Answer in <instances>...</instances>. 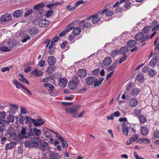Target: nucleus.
<instances>
[{"label": "nucleus", "mask_w": 159, "mask_h": 159, "mask_svg": "<svg viewBox=\"0 0 159 159\" xmlns=\"http://www.w3.org/2000/svg\"><path fill=\"white\" fill-rule=\"evenodd\" d=\"M80 107L79 105H76L71 107H67L65 111L67 113L71 114L73 117L76 118L77 116L76 112L80 109Z\"/></svg>", "instance_id": "obj_1"}, {"label": "nucleus", "mask_w": 159, "mask_h": 159, "mask_svg": "<svg viewBox=\"0 0 159 159\" xmlns=\"http://www.w3.org/2000/svg\"><path fill=\"white\" fill-rule=\"evenodd\" d=\"M40 141V139L39 138L34 137L31 138V148H37L38 147Z\"/></svg>", "instance_id": "obj_2"}, {"label": "nucleus", "mask_w": 159, "mask_h": 159, "mask_svg": "<svg viewBox=\"0 0 159 159\" xmlns=\"http://www.w3.org/2000/svg\"><path fill=\"white\" fill-rule=\"evenodd\" d=\"M85 80L86 84L88 86L94 85L95 81H97L95 79L92 77H89L86 78Z\"/></svg>", "instance_id": "obj_3"}, {"label": "nucleus", "mask_w": 159, "mask_h": 159, "mask_svg": "<svg viewBox=\"0 0 159 159\" xmlns=\"http://www.w3.org/2000/svg\"><path fill=\"white\" fill-rule=\"evenodd\" d=\"M11 18L12 17L11 15L8 13H7L2 16L0 20L2 22H3L8 21L10 20Z\"/></svg>", "instance_id": "obj_4"}, {"label": "nucleus", "mask_w": 159, "mask_h": 159, "mask_svg": "<svg viewBox=\"0 0 159 159\" xmlns=\"http://www.w3.org/2000/svg\"><path fill=\"white\" fill-rule=\"evenodd\" d=\"M48 21L45 19H43L40 20L38 23L39 27H47L49 25Z\"/></svg>", "instance_id": "obj_5"}, {"label": "nucleus", "mask_w": 159, "mask_h": 159, "mask_svg": "<svg viewBox=\"0 0 159 159\" xmlns=\"http://www.w3.org/2000/svg\"><path fill=\"white\" fill-rule=\"evenodd\" d=\"M6 119L7 120L3 119L1 120L2 121H3V122L4 121L6 123L5 125H8L10 123H13L14 121V117L11 115H10L7 116Z\"/></svg>", "instance_id": "obj_6"}, {"label": "nucleus", "mask_w": 159, "mask_h": 159, "mask_svg": "<svg viewBox=\"0 0 159 159\" xmlns=\"http://www.w3.org/2000/svg\"><path fill=\"white\" fill-rule=\"evenodd\" d=\"M27 134L26 128L23 127L22 128L20 133L18 134V136L20 139H26Z\"/></svg>", "instance_id": "obj_7"}, {"label": "nucleus", "mask_w": 159, "mask_h": 159, "mask_svg": "<svg viewBox=\"0 0 159 159\" xmlns=\"http://www.w3.org/2000/svg\"><path fill=\"white\" fill-rule=\"evenodd\" d=\"M100 16V12H98L96 14L93 15V18L92 19V22L94 24H96L100 21L101 18L99 16Z\"/></svg>", "instance_id": "obj_8"}, {"label": "nucleus", "mask_w": 159, "mask_h": 159, "mask_svg": "<svg viewBox=\"0 0 159 159\" xmlns=\"http://www.w3.org/2000/svg\"><path fill=\"white\" fill-rule=\"evenodd\" d=\"M77 74L78 76L80 78L85 77L87 75L86 70L83 69H80L78 71Z\"/></svg>", "instance_id": "obj_9"}, {"label": "nucleus", "mask_w": 159, "mask_h": 159, "mask_svg": "<svg viewBox=\"0 0 159 159\" xmlns=\"http://www.w3.org/2000/svg\"><path fill=\"white\" fill-rule=\"evenodd\" d=\"M23 14V11L20 10H16L13 13L12 16L14 18H17L21 17Z\"/></svg>", "instance_id": "obj_10"}, {"label": "nucleus", "mask_w": 159, "mask_h": 159, "mask_svg": "<svg viewBox=\"0 0 159 159\" xmlns=\"http://www.w3.org/2000/svg\"><path fill=\"white\" fill-rule=\"evenodd\" d=\"M6 123L3 121H2L1 120H0V134H3V133L5 131L6 129Z\"/></svg>", "instance_id": "obj_11"}, {"label": "nucleus", "mask_w": 159, "mask_h": 159, "mask_svg": "<svg viewBox=\"0 0 159 159\" xmlns=\"http://www.w3.org/2000/svg\"><path fill=\"white\" fill-rule=\"evenodd\" d=\"M128 127L125 123H123L122 127V132L125 136H127L128 135Z\"/></svg>", "instance_id": "obj_12"}, {"label": "nucleus", "mask_w": 159, "mask_h": 159, "mask_svg": "<svg viewBox=\"0 0 159 159\" xmlns=\"http://www.w3.org/2000/svg\"><path fill=\"white\" fill-rule=\"evenodd\" d=\"M112 62L111 58L110 57H108L104 59L103 63L104 66H108L110 65Z\"/></svg>", "instance_id": "obj_13"}, {"label": "nucleus", "mask_w": 159, "mask_h": 159, "mask_svg": "<svg viewBox=\"0 0 159 159\" xmlns=\"http://www.w3.org/2000/svg\"><path fill=\"white\" fill-rule=\"evenodd\" d=\"M56 61V59L54 56L49 57L48 59V62L49 65L53 66Z\"/></svg>", "instance_id": "obj_14"}, {"label": "nucleus", "mask_w": 159, "mask_h": 159, "mask_svg": "<svg viewBox=\"0 0 159 159\" xmlns=\"http://www.w3.org/2000/svg\"><path fill=\"white\" fill-rule=\"evenodd\" d=\"M67 83V81L66 79L61 78L59 80L58 85L59 86L64 88L66 85Z\"/></svg>", "instance_id": "obj_15"}, {"label": "nucleus", "mask_w": 159, "mask_h": 159, "mask_svg": "<svg viewBox=\"0 0 159 159\" xmlns=\"http://www.w3.org/2000/svg\"><path fill=\"white\" fill-rule=\"evenodd\" d=\"M129 105L133 107H136L138 104V101L136 99L134 98L131 99L129 101Z\"/></svg>", "instance_id": "obj_16"}, {"label": "nucleus", "mask_w": 159, "mask_h": 159, "mask_svg": "<svg viewBox=\"0 0 159 159\" xmlns=\"http://www.w3.org/2000/svg\"><path fill=\"white\" fill-rule=\"evenodd\" d=\"M29 33L31 35H34L38 32V29L35 27L30 28L29 30Z\"/></svg>", "instance_id": "obj_17"}, {"label": "nucleus", "mask_w": 159, "mask_h": 159, "mask_svg": "<svg viewBox=\"0 0 159 159\" xmlns=\"http://www.w3.org/2000/svg\"><path fill=\"white\" fill-rule=\"evenodd\" d=\"M16 134L13 133V129L11 128H9L7 130V134L9 135V137L11 139H15L14 136Z\"/></svg>", "instance_id": "obj_18"}, {"label": "nucleus", "mask_w": 159, "mask_h": 159, "mask_svg": "<svg viewBox=\"0 0 159 159\" xmlns=\"http://www.w3.org/2000/svg\"><path fill=\"white\" fill-rule=\"evenodd\" d=\"M144 36V35L143 33L139 32L135 35V38L136 41H140L141 42V40Z\"/></svg>", "instance_id": "obj_19"}, {"label": "nucleus", "mask_w": 159, "mask_h": 159, "mask_svg": "<svg viewBox=\"0 0 159 159\" xmlns=\"http://www.w3.org/2000/svg\"><path fill=\"white\" fill-rule=\"evenodd\" d=\"M12 82L15 85L17 89H19L20 87L23 88L24 86L22 84L18 82L16 80H14Z\"/></svg>", "instance_id": "obj_20"}, {"label": "nucleus", "mask_w": 159, "mask_h": 159, "mask_svg": "<svg viewBox=\"0 0 159 159\" xmlns=\"http://www.w3.org/2000/svg\"><path fill=\"white\" fill-rule=\"evenodd\" d=\"M68 85L70 89L74 90L76 88L77 84L70 81L69 82Z\"/></svg>", "instance_id": "obj_21"}, {"label": "nucleus", "mask_w": 159, "mask_h": 159, "mask_svg": "<svg viewBox=\"0 0 159 159\" xmlns=\"http://www.w3.org/2000/svg\"><path fill=\"white\" fill-rule=\"evenodd\" d=\"M32 74L35 76H40L43 74V72L40 70L35 69L32 72Z\"/></svg>", "instance_id": "obj_22"}, {"label": "nucleus", "mask_w": 159, "mask_h": 159, "mask_svg": "<svg viewBox=\"0 0 159 159\" xmlns=\"http://www.w3.org/2000/svg\"><path fill=\"white\" fill-rule=\"evenodd\" d=\"M45 6V4L43 3H41L34 6L33 7V9L35 10H39L41 9Z\"/></svg>", "instance_id": "obj_23"}, {"label": "nucleus", "mask_w": 159, "mask_h": 159, "mask_svg": "<svg viewBox=\"0 0 159 159\" xmlns=\"http://www.w3.org/2000/svg\"><path fill=\"white\" fill-rule=\"evenodd\" d=\"M59 157L60 156L58 153L53 152L50 154L49 159H59Z\"/></svg>", "instance_id": "obj_24"}, {"label": "nucleus", "mask_w": 159, "mask_h": 159, "mask_svg": "<svg viewBox=\"0 0 159 159\" xmlns=\"http://www.w3.org/2000/svg\"><path fill=\"white\" fill-rule=\"evenodd\" d=\"M136 43V42L134 40H130L128 41L127 46L129 48H132L135 45Z\"/></svg>", "instance_id": "obj_25"}, {"label": "nucleus", "mask_w": 159, "mask_h": 159, "mask_svg": "<svg viewBox=\"0 0 159 159\" xmlns=\"http://www.w3.org/2000/svg\"><path fill=\"white\" fill-rule=\"evenodd\" d=\"M117 64V62H114L111 65L108 67L107 70L109 71H113L114 69L116 68Z\"/></svg>", "instance_id": "obj_26"}, {"label": "nucleus", "mask_w": 159, "mask_h": 159, "mask_svg": "<svg viewBox=\"0 0 159 159\" xmlns=\"http://www.w3.org/2000/svg\"><path fill=\"white\" fill-rule=\"evenodd\" d=\"M128 51L129 49L126 46L122 47L120 49V52L123 55L126 54Z\"/></svg>", "instance_id": "obj_27"}, {"label": "nucleus", "mask_w": 159, "mask_h": 159, "mask_svg": "<svg viewBox=\"0 0 159 159\" xmlns=\"http://www.w3.org/2000/svg\"><path fill=\"white\" fill-rule=\"evenodd\" d=\"M138 136L137 135H135L134 136L131 137L129 139V143L128 142L126 143V144L127 145L130 144L131 143L135 141L138 138Z\"/></svg>", "instance_id": "obj_28"}, {"label": "nucleus", "mask_w": 159, "mask_h": 159, "mask_svg": "<svg viewBox=\"0 0 159 159\" xmlns=\"http://www.w3.org/2000/svg\"><path fill=\"white\" fill-rule=\"evenodd\" d=\"M136 79L139 82H143L144 80V75L141 73L138 74L136 77Z\"/></svg>", "instance_id": "obj_29"}, {"label": "nucleus", "mask_w": 159, "mask_h": 159, "mask_svg": "<svg viewBox=\"0 0 159 159\" xmlns=\"http://www.w3.org/2000/svg\"><path fill=\"white\" fill-rule=\"evenodd\" d=\"M148 131L147 127L145 126L142 127L141 130V132L143 135H146L148 133Z\"/></svg>", "instance_id": "obj_30"}, {"label": "nucleus", "mask_w": 159, "mask_h": 159, "mask_svg": "<svg viewBox=\"0 0 159 159\" xmlns=\"http://www.w3.org/2000/svg\"><path fill=\"white\" fill-rule=\"evenodd\" d=\"M33 130L36 136H39L41 134V130L36 127L33 128Z\"/></svg>", "instance_id": "obj_31"}, {"label": "nucleus", "mask_w": 159, "mask_h": 159, "mask_svg": "<svg viewBox=\"0 0 159 159\" xmlns=\"http://www.w3.org/2000/svg\"><path fill=\"white\" fill-rule=\"evenodd\" d=\"M25 12L24 14V17H27L31 14L33 12V10L29 8H25Z\"/></svg>", "instance_id": "obj_32"}, {"label": "nucleus", "mask_w": 159, "mask_h": 159, "mask_svg": "<svg viewBox=\"0 0 159 159\" xmlns=\"http://www.w3.org/2000/svg\"><path fill=\"white\" fill-rule=\"evenodd\" d=\"M157 62V58L155 57L152 58L151 61L149 62V65L151 66H154Z\"/></svg>", "instance_id": "obj_33"}, {"label": "nucleus", "mask_w": 159, "mask_h": 159, "mask_svg": "<svg viewBox=\"0 0 159 159\" xmlns=\"http://www.w3.org/2000/svg\"><path fill=\"white\" fill-rule=\"evenodd\" d=\"M56 68V67L55 66H49L47 68V72L49 74L52 73L54 71Z\"/></svg>", "instance_id": "obj_34"}, {"label": "nucleus", "mask_w": 159, "mask_h": 159, "mask_svg": "<svg viewBox=\"0 0 159 159\" xmlns=\"http://www.w3.org/2000/svg\"><path fill=\"white\" fill-rule=\"evenodd\" d=\"M32 123L34 124V126L38 127L43 124L44 122L42 121L41 123H38L37 120L34 119L33 120H32Z\"/></svg>", "instance_id": "obj_35"}, {"label": "nucleus", "mask_w": 159, "mask_h": 159, "mask_svg": "<svg viewBox=\"0 0 159 159\" xmlns=\"http://www.w3.org/2000/svg\"><path fill=\"white\" fill-rule=\"evenodd\" d=\"M11 50V48L10 47H7L6 46H2L0 48V50L4 52H7Z\"/></svg>", "instance_id": "obj_36"}, {"label": "nucleus", "mask_w": 159, "mask_h": 159, "mask_svg": "<svg viewBox=\"0 0 159 159\" xmlns=\"http://www.w3.org/2000/svg\"><path fill=\"white\" fill-rule=\"evenodd\" d=\"M16 145V144L13 143H10L6 145V149H11L14 148Z\"/></svg>", "instance_id": "obj_37"}, {"label": "nucleus", "mask_w": 159, "mask_h": 159, "mask_svg": "<svg viewBox=\"0 0 159 159\" xmlns=\"http://www.w3.org/2000/svg\"><path fill=\"white\" fill-rule=\"evenodd\" d=\"M97 81H95V84H94V86L96 87V86H99L101 83L102 82L103 80L104 79L102 78H100L99 79L98 81L97 79H95Z\"/></svg>", "instance_id": "obj_38"}, {"label": "nucleus", "mask_w": 159, "mask_h": 159, "mask_svg": "<svg viewBox=\"0 0 159 159\" xmlns=\"http://www.w3.org/2000/svg\"><path fill=\"white\" fill-rule=\"evenodd\" d=\"M140 91V90L136 88H134L132 89L131 93L134 96L137 95Z\"/></svg>", "instance_id": "obj_39"}, {"label": "nucleus", "mask_w": 159, "mask_h": 159, "mask_svg": "<svg viewBox=\"0 0 159 159\" xmlns=\"http://www.w3.org/2000/svg\"><path fill=\"white\" fill-rule=\"evenodd\" d=\"M81 32L80 29L77 27L74 29L73 31V33L75 35H78Z\"/></svg>", "instance_id": "obj_40"}, {"label": "nucleus", "mask_w": 159, "mask_h": 159, "mask_svg": "<svg viewBox=\"0 0 159 159\" xmlns=\"http://www.w3.org/2000/svg\"><path fill=\"white\" fill-rule=\"evenodd\" d=\"M150 27L148 26H146L143 28L142 30V31L144 35H146L147 34H148L149 31Z\"/></svg>", "instance_id": "obj_41"}, {"label": "nucleus", "mask_w": 159, "mask_h": 159, "mask_svg": "<svg viewBox=\"0 0 159 159\" xmlns=\"http://www.w3.org/2000/svg\"><path fill=\"white\" fill-rule=\"evenodd\" d=\"M157 72L154 70L151 69L148 72V74L152 77L154 76L156 74Z\"/></svg>", "instance_id": "obj_42"}, {"label": "nucleus", "mask_w": 159, "mask_h": 159, "mask_svg": "<svg viewBox=\"0 0 159 159\" xmlns=\"http://www.w3.org/2000/svg\"><path fill=\"white\" fill-rule=\"evenodd\" d=\"M139 119L140 123H144L146 121V118L143 115H141L139 117Z\"/></svg>", "instance_id": "obj_43"}, {"label": "nucleus", "mask_w": 159, "mask_h": 159, "mask_svg": "<svg viewBox=\"0 0 159 159\" xmlns=\"http://www.w3.org/2000/svg\"><path fill=\"white\" fill-rule=\"evenodd\" d=\"M141 109H138L137 108L135 109L134 111V113L136 116H141Z\"/></svg>", "instance_id": "obj_44"}, {"label": "nucleus", "mask_w": 159, "mask_h": 159, "mask_svg": "<svg viewBox=\"0 0 159 159\" xmlns=\"http://www.w3.org/2000/svg\"><path fill=\"white\" fill-rule=\"evenodd\" d=\"M34 135V133L31 129H30L28 133H27L26 139H30V137Z\"/></svg>", "instance_id": "obj_45"}, {"label": "nucleus", "mask_w": 159, "mask_h": 159, "mask_svg": "<svg viewBox=\"0 0 159 159\" xmlns=\"http://www.w3.org/2000/svg\"><path fill=\"white\" fill-rule=\"evenodd\" d=\"M75 84H76L77 85L80 83V80L77 76H74L72 77V80L71 81Z\"/></svg>", "instance_id": "obj_46"}, {"label": "nucleus", "mask_w": 159, "mask_h": 159, "mask_svg": "<svg viewBox=\"0 0 159 159\" xmlns=\"http://www.w3.org/2000/svg\"><path fill=\"white\" fill-rule=\"evenodd\" d=\"M24 144L25 147L31 148V143L30 141H26L24 142Z\"/></svg>", "instance_id": "obj_47"}, {"label": "nucleus", "mask_w": 159, "mask_h": 159, "mask_svg": "<svg viewBox=\"0 0 159 159\" xmlns=\"http://www.w3.org/2000/svg\"><path fill=\"white\" fill-rule=\"evenodd\" d=\"M139 140L142 142L146 144H149L150 142L148 139L147 138H140Z\"/></svg>", "instance_id": "obj_48"}, {"label": "nucleus", "mask_w": 159, "mask_h": 159, "mask_svg": "<svg viewBox=\"0 0 159 159\" xmlns=\"http://www.w3.org/2000/svg\"><path fill=\"white\" fill-rule=\"evenodd\" d=\"M44 86L45 87H48L49 89H51V91L53 90L54 89V86L51 84L45 83Z\"/></svg>", "instance_id": "obj_49"}, {"label": "nucleus", "mask_w": 159, "mask_h": 159, "mask_svg": "<svg viewBox=\"0 0 159 159\" xmlns=\"http://www.w3.org/2000/svg\"><path fill=\"white\" fill-rule=\"evenodd\" d=\"M53 13V11L50 10L47 12L45 15L46 17H49L52 16V15Z\"/></svg>", "instance_id": "obj_50"}, {"label": "nucleus", "mask_w": 159, "mask_h": 159, "mask_svg": "<svg viewBox=\"0 0 159 159\" xmlns=\"http://www.w3.org/2000/svg\"><path fill=\"white\" fill-rule=\"evenodd\" d=\"M39 145L44 147H47L48 144L47 143L44 142L40 140V141L39 143Z\"/></svg>", "instance_id": "obj_51"}, {"label": "nucleus", "mask_w": 159, "mask_h": 159, "mask_svg": "<svg viewBox=\"0 0 159 159\" xmlns=\"http://www.w3.org/2000/svg\"><path fill=\"white\" fill-rule=\"evenodd\" d=\"M118 54V51L117 50H115L111 52V55L112 57H116Z\"/></svg>", "instance_id": "obj_52"}, {"label": "nucleus", "mask_w": 159, "mask_h": 159, "mask_svg": "<svg viewBox=\"0 0 159 159\" xmlns=\"http://www.w3.org/2000/svg\"><path fill=\"white\" fill-rule=\"evenodd\" d=\"M114 13V12L111 10H107V11L106 12V16H110L112 15Z\"/></svg>", "instance_id": "obj_53"}, {"label": "nucleus", "mask_w": 159, "mask_h": 159, "mask_svg": "<svg viewBox=\"0 0 159 159\" xmlns=\"http://www.w3.org/2000/svg\"><path fill=\"white\" fill-rule=\"evenodd\" d=\"M25 38L21 40V41L23 43L26 42L27 40L30 39V37L27 34L24 36Z\"/></svg>", "instance_id": "obj_54"}, {"label": "nucleus", "mask_w": 159, "mask_h": 159, "mask_svg": "<svg viewBox=\"0 0 159 159\" xmlns=\"http://www.w3.org/2000/svg\"><path fill=\"white\" fill-rule=\"evenodd\" d=\"M74 28V26L70 27L69 26V25H68L66 28V29L64 30L65 32L66 33L68 32L69 31L71 30L72 29H73Z\"/></svg>", "instance_id": "obj_55"}, {"label": "nucleus", "mask_w": 159, "mask_h": 159, "mask_svg": "<svg viewBox=\"0 0 159 159\" xmlns=\"http://www.w3.org/2000/svg\"><path fill=\"white\" fill-rule=\"evenodd\" d=\"M84 2L83 0L79 1L78 2H77L75 3V7H77L79 6L81 4H84Z\"/></svg>", "instance_id": "obj_56"}, {"label": "nucleus", "mask_w": 159, "mask_h": 159, "mask_svg": "<svg viewBox=\"0 0 159 159\" xmlns=\"http://www.w3.org/2000/svg\"><path fill=\"white\" fill-rule=\"evenodd\" d=\"M150 37V35H146L145 36H143L142 38V39L141 40V43H143L146 40L148 39Z\"/></svg>", "instance_id": "obj_57"}, {"label": "nucleus", "mask_w": 159, "mask_h": 159, "mask_svg": "<svg viewBox=\"0 0 159 159\" xmlns=\"http://www.w3.org/2000/svg\"><path fill=\"white\" fill-rule=\"evenodd\" d=\"M10 113L11 114H14L16 112V109L10 107L9 110Z\"/></svg>", "instance_id": "obj_58"}, {"label": "nucleus", "mask_w": 159, "mask_h": 159, "mask_svg": "<svg viewBox=\"0 0 159 159\" xmlns=\"http://www.w3.org/2000/svg\"><path fill=\"white\" fill-rule=\"evenodd\" d=\"M25 118L24 116L21 117L19 119V122L22 124H24L25 120Z\"/></svg>", "instance_id": "obj_59"}, {"label": "nucleus", "mask_w": 159, "mask_h": 159, "mask_svg": "<svg viewBox=\"0 0 159 159\" xmlns=\"http://www.w3.org/2000/svg\"><path fill=\"white\" fill-rule=\"evenodd\" d=\"M11 68L10 67H3L1 69V71L3 72H4L6 71H9Z\"/></svg>", "instance_id": "obj_60"}, {"label": "nucleus", "mask_w": 159, "mask_h": 159, "mask_svg": "<svg viewBox=\"0 0 159 159\" xmlns=\"http://www.w3.org/2000/svg\"><path fill=\"white\" fill-rule=\"evenodd\" d=\"M6 116V114L4 112H0V119L2 120L4 119Z\"/></svg>", "instance_id": "obj_61"}, {"label": "nucleus", "mask_w": 159, "mask_h": 159, "mask_svg": "<svg viewBox=\"0 0 159 159\" xmlns=\"http://www.w3.org/2000/svg\"><path fill=\"white\" fill-rule=\"evenodd\" d=\"M38 147L40 150H41L42 151H44L48 149L47 147H44L40 145L39 146H38Z\"/></svg>", "instance_id": "obj_62"}, {"label": "nucleus", "mask_w": 159, "mask_h": 159, "mask_svg": "<svg viewBox=\"0 0 159 159\" xmlns=\"http://www.w3.org/2000/svg\"><path fill=\"white\" fill-rule=\"evenodd\" d=\"M153 136L156 138H159V130H157L154 132Z\"/></svg>", "instance_id": "obj_63"}, {"label": "nucleus", "mask_w": 159, "mask_h": 159, "mask_svg": "<svg viewBox=\"0 0 159 159\" xmlns=\"http://www.w3.org/2000/svg\"><path fill=\"white\" fill-rule=\"evenodd\" d=\"M134 155L136 159H145L142 157H140L135 152H134Z\"/></svg>", "instance_id": "obj_64"}]
</instances>
